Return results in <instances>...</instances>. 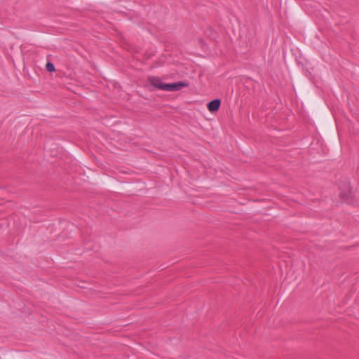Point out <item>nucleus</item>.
I'll return each instance as SVG.
<instances>
[{
	"label": "nucleus",
	"mask_w": 359,
	"mask_h": 359,
	"mask_svg": "<svg viewBox=\"0 0 359 359\" xmlns=\"http://www.w3.org/2000/svg\"><path fill=\"white\" fill-rule=\"evenodd\" d=\"M340 197L344 201H348L353 197V191L348 182H346L340 188Z\"/></svg>",
	"instance_id": "1"
},
{
	"label": "nucleus",
	"mask_w": 359,
	"mask_h": 359,
	"mask_svg": "<svg viewBox=\"0 0 359 359\" xmlns=\"http://www.w3.org/2000/svg\"><path fill=\"white\" fill-rule=\"evenodd\" d=\"M186 86H187V83L182 81L173 83H165V86H163V90L177 91Z\"/></svg>",
	"instance_id": "2"
},
{
	"label": "nucleus",
	"mask_w": 359,
	"mask_h": 359,
	"mask_svg": "<svg viewBox=\"0 0 359 359\" xmlns=\"http://www.w3.org/2000/svg\"><path fill=\"white\" fill-rule=\"evenodd\" d=\"M149 82L152 86L163 90L165 83L162 82L160 78L156 76L150 77L149 78Z\"/></svg>",
	"instance_id": "3"
},
{
	"label": "nucleus",
	"mask_w": 359,
	"mask_h": 359,
	"mask_svg": "<svg viewBox=\"0 0 359 359\" xmlns=\"http://www.w3.org/2000/svg\"><path fill=\"white\" fill-rule=\"evenodd\" d=\"M221 102L219 100H214L208 104V109L210 112L216 111L219 109Z\"/></svg>",
	"instance_id": "4"
},
{
	"label": "nucleus",
	"mask_w": 359,
	"mask_h": 359,
	"mask_svg": "<svg viewBox=\"0 0 359 359\" xmlns=\"http://www.w3.org/2000/svg\"><path fill=\"white\" fill-rule=\"evenodd\" d=\"M46 70L50 72H53L55 71V66L51 62H48L46 65Z\"/></svg>",
	"instance_id": "5"
}]
</instances>
